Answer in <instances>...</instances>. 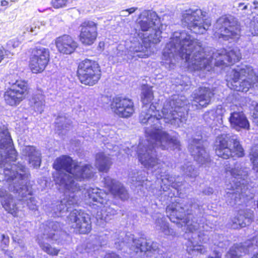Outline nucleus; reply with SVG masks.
<instances>
[{
  "label": "nucleus",
  "instance_id": "f257e3e1",
  "mask_svg": "<svg viewBox=\"0 0 258 258\" xmlns=\"http://www.w3.org/2000/svg\"><path fill=\"white\" fill-rule=\"evenodd\" d=\"M153 99L152 89L145 86L142 89L141 99L143 105L139 116L141 123L149 125L145 130L146 140H142L137 147L136 153L139 161L152 172L161 170L162 164L157 158L156 148L162 150L178 149L180 143L176 137L170 136L163 130L162 122L175 127L182 126L187 118V101L184 97L175 96L166 101L161 111L162 115L157 116L156 107L149 105ZM132 149L136 147H132Z\"/></svg>",
  "mask_w": 258,
  "mask_h": 258
},
{
  "label": "nucleus",
  "instance_id": "f03ea898",
  "mask_svg": "<svg viewBox=\"0 0 258 258\" xmlns=\"http://www.w3.org/2000/svg\"><path fill=\"white\" fill-rule=\"evenodd\" d=\"M179 58L184 60L190 71L209 72L215 66H226L240 60L238 47L221 49L214 51L204 48L201 42L185 31L174 32L163 50L162 64L166 69L174 68Z\"/></svg>",
  "mask_w": 258,
  "mask_h": 258
},
{
  "label": "nucleus",
  "instance_id": "7ed1b4c3",
  "mask_svg": "<svg viewBox=\"0 0 258 258\" xmlns=\"http://www.w3.org/2000/svg\"><path fill=\"white\" fill-rule=\"evenodd\" d=\"M17 152L14 148L11 137L8 130L0 127V173L3 172L7 184L0 188V202L9 213L16 215L20 203H26L32 211L37 210V201L30 196L24 183L25 166L16 165Z\"/></svg>",
  "mask_w": 258,
  "mask_h": 258
},
{
  "label": "nucleus",
  "instance_id": "20e7f679",
  "mask_svg": "<svg viewBox=\"0 0 258 258\" xmlns=\"http://www.w3.org/2000/svg\"><path fill=\"white\" fill-rule=\"evenodd\" d=\"M167 216L173 223H176L178 227H184L189 233H191V237L188 236V239L185 244L187 252L191 254L194 251H197L200 253H205L206 250L203 246L199 244L196 240L197 237L200 243H205L208 237L202 233L198 234L197 231L202 229L208 231L207 224H204L205 218L203 217L204 209L200 205L198 200L195 199L188 200L187 202H181L177 199L175 202H172L169 205L166 209Z\"/></svg>",
  "mask_w": 258,
  "mask_h": 258
},
{
  "label": "nucleus",
  "instance_id": "39448f33",
  "mask_svg": "<svg viewBox=\"0 0 258 258\" xmlns=\"http://www.w3.org/2000/svg\"><path fill=\"white\" fill-rule=\"evenodd\" d=\"M53 168L58 171L54 180L59 189L64 192V198L57 203L58 206L75 205L79 201L78 194L82 189L76 181H82L92 178L94 175L93 167L90 165H81L68 156L57 158L53 163ZM84 191H82L83 192Z\"/></svg>",
  "mask_w": 258,
  "mask_h": 258
},
{
  "label": "nucleus",
  "instance_id": "423d86ee",
  "mask_svg": "<svg viewBox=\"0 0 258 258\" xmlns=\"http://www.w3.org/2000/svg\"><path fill=\"white\" fill-rule=\"evenodd\" d=\"M137 24L142 31H150L151 33L147 38L143 39L144 45L138 42L130 47L127 53L129 59L147 57L149 55L151 43H158L161 41L163 25L155 12L144 10L139 16Z\"/></svg>",
  "mask_w": 258,
  "mask_h": 258
},
{
  "label": "nucleus",
  "instance_id": "0eeeda50",
  "mask_svg": "<svg viewBox=\"0 0 258 258\" xmlns=\"http://www.w3.org/2000/svg\"><path fill=\"white\" fill-rule=\"evenodd\" d=\"M104 235L107 240L114 241L115 247L118 249L123 248V246L130 247L140 256L146 255L150 258H162L161 251L158 248L157 242L147 241L143 238H135L130 233L126 234L124 239L122 241L123 232L118 233L112 231H106L101 236Z\"/></svg>",
  "mask_w": 258,
  "mask_h": 258
},
{
  "label": "nucleus",
  "instance_id": "6e6552de",
  "mask_svg": "<svg viewBox=\"0 0 258 258\" xmlns=\"http://www.w3.org/2000/svg\"><path fill=\"white\" fill-rule=\"evenodd\" d=\"M79 201L77 204L75 205H63V206H58L57 203L60 201H57L51 205V207H48L47 212L49 216L52 217H61L63 214L67 212L71 211L69 215L67 217V222L69 225L76 232L82 234H86L89 233L91 230V223L89 215L80 210L76 209L71 211L72 208L74 209L79 204L80 200V194H78ZM67 205H68L67 203Z\"/></svg>",
  "mask_w": 258,
  "mask_h": 258
},
{
  "label": "nucleus",
  "instance_id": "1a4fd4ad",
  "mask_svg": "<svg viewBox=\"0 0 258 258\" xmlns=\"http://www.w3.org/2000/svg\"><path fill=\"white\" fill-rule=\"evenodd\" d=\"M225 170L227 174L231 175V181H226L225 196L227 202L231 206L236 204L243 196L245 179L248 174V169L244 167L242 163L236 162L231 167L226 164Z\"/></svg>",
  "mask_w": 258,
  "mask_h": 258
},
{
  "label": "nucleus",
  "instance_id": "9d476101",
  "mask_svg": "<svg viewBox=\"0 0 258 258\" xmlns=\"http://www.w3.org/2000/svg\"><path fill=\"white\" fill-rule=\"evenodd\" d=\"M60 224L55 221H48L40 227L37 241L41 249L50 255H57L59 249L52 247L48 242L63 245L69 235L61 231Z\"/></svg>",
  "mask_w": 258,
  "mask_h": 258
},
{
  "label": "nucleus",
  "instance_id": "9b49d317",
  "mask_svg": "<svg viewBox=\"0 0 258 258\" xmlns=\"http://www.w3.org/2000/svg\"><path fill=\"white\" fill-rule=\"evenodd\" d=\"M226 80L231 90L246 92L258 82V70L250 66L237 67L228 72Z\"/></svg>",
  "mask_w": 258,
  "mask_h": 258
},
{
  "label": "nucleus",
  "instance_id": "f8f14e48",
  "mask_svg": "<svg viewBox=\"0 0 258 258\" xmlns=\"http://www.w3.org/2000/svg\"><path fill=\"white\" fill-rule=\"evenodd\" d=\"M216 155L223 159L244 156V150L238 138L232 134L223 133L218 135L215 142Z\"/></svg>",
  "mask_w": 258,
  "mask_h": 258
},
{
  "label": "nucleus",
  "instance_id": "ddd939ff",
  "mask_svg": "<svg viewBox=\"0 0 258 258\" xmlns=\"http://www.w3.org/2000/svg\"><path fill=\"white\" fill-rule=\"evenodd\" d=\"M85 195L93 202H97L101 209L97 212V220L107 222L111 217L116 214V210L113 207L115 205L111 204L109 200V194L98 187H89L85 190Z\"/></svg>",
  "mask_w": 258,
  "mask_h": 258
},
{
  "label": "nucleus",
  "instance_id": "4468645a",
  "mask_svg": "<svg viewBox=\"0 0 258 258\" xmlns=\"http://www.w3.org/2000/svg\"><path fill=\"white\" fill-rule=\"evenodd\" d=\"M197 7L190 8L181 13L182 24L196 34H203L209 28L211 22L204 19L205 14Z\"/></svg>",
  "mask_w": 258,
  "mask_h": 258
},
{
  "label": "nucleus",
  "instance_id": "2eb2a0df",
  "mask_svg": "<svg viewBox=\"0 0 258 258\" xmlns=\"http://www.w3.org/2000/svg\"><path fill=\"white\" fill-rule=\"evenodd\" d=\"M240 27L232 16H222L214 25V36L230 42L236 41L240 36Z\"/></svg>",
  "mask_w": 258,
  "mask_h": 258
},
{
  "label": "nucleus",
  "instance_id": "dca6fc26",
  "mask_svg": "<svg viewBox=\"0 0 258 258\" xmlns=\"http://www.w3.org/2000/svg\"><path fill=\"white\" fill-rule=\"evenodd\" d=\"M77 74L81 82L89 86L97 83L101 76L98 64L89 59H85L79 63Z\"/></svg>",
  "mask_w": 258,
  "mask_h": 258
},
{
  "label": "nucleus",
  "instance_id": "f3484780",
  "mask_svg": "<svg viewBox=\"0 0 258 258\" xmlns=\"http://www.w3.org/2000/svg\"><path fill=\"white\" fill-rule=\"evenodd\" d=\"M11 87L5 92L6 103L11 106L19 104L28 94V84L23 80H16L9 82Z\"/></svg>",
  "mask_w": 258,
  "mask_h": 258
},
{
  "label": "nucleus",
  "instance_id": "a211bd4d",
  "mask_svg": "<svg viewBox=\"0 0 258 258\" xmlns=\"http://www.w3.org/2000/svg\"><path fill=\"white\" fill-rule=\"evenodd\" d=\"M30 58L29 67L33 73H39L43 71L49 60V52L48 49L37 46L33 49Z\"/></svg>",
  "mask_w": 258,
  "mask_h": 258
},
{
  "label": "nucleus",
  "instance_id": "6ab92c4d",
  "mask_svg": "<svg viewBox=\"0 0 258 258\" xmlns=\"http://www.w3.org/2000/svg\"><path fill=\"white\" fill-rule=\"evenodd\" d=\"M110 107L114 114L122 118H128L135 112L134 102L132 99L126 97H114L111 102Z\"/></svg>",
  "mask_w": 258,
  "mask_h": 258
},
{
  "label": "nucleus",
  "instance_id": "aec40b11",
  "mask_svg": "<svg viewBox=\"0 0 258 258\" xmlns=\"http://www.w3.org/2000/svg\"><path fill=\"white\" fill-rule=\"evenodd\" d=\"M201 139V137L191 140L189 141L188 149L191 156L197 162L208 166L210 164L211 159L209 154L203 147Z\"/></svg>",
  "mask_w": 258,
  "mask_h": 258
},
{
  "label": "nucleus",
  "instance_id": "412c9836",
  "mask_svg": "<svg viewBox=\"0 0 258 258\" xmlns=\"http://www.w3.org/2000/svg\"><path fill=\"white\" fill-rule=\"evenodd\" d=\"M80 41L85 45L93 44L97 36V25L92 21H85L80 26Z\"/></svg>",
  "mask_w": 258,
  "mask_h": 258
},
{
  "label": "nucleus",
  "instance_id": "4be33fe9",
  "mask_svg": "<svg viewBox=\"0 0 258 258\" xmlns=\"http://www.w3.org/2000/svg\"><path fill=\"white\" fill-rule=\"evenodd\" d=\"M215 93L214 90L209 87H200L195 90L191 95L192 105L197 109L207 107L211 102V98Z\"/></svg>",
  "mask_w": 258,
  "mask_h": 258
},
{
  "label": "nucleus",
  "instance_id": "5701e85b",
  "mask_svg": "<svg viewBox=\"0 0 258 258\" xmlns=\"http://www.w3.org/2000/svg\"><path fill=\"white\" fill-rule=\"evenodd\" d=\"M230 116L229 121L231 126L236 130L240 129L248 130L249 123L245 114L243 113L241 107H238L237 105L230 106Z\"/></svg>",
  "mask_w": 258,
  "mask_h": 258
},
{
  "label": "nucleus",
  "instance_id": "b1692460",
  "mask_svg": "<svg viewBox=\"0 0 258 258\" xmlns=\"http://www.w3.org/2000/svg\"><path fill=\"white\" fill-rule=\"evenodd\" d=\"M257 237L248 240L244 244H234L226 254V258H239L243 254L252 252L258 247Z\"/></svg>",
  "mask_w": 258,
  "mask_h": 258
},
{
  "label": "nucleus",
  "instance_id": "393cba45",
  "mask_svg": "<svg viewBox=\"0 0 258 258\" xmlns=\"http://www.w3.org/2000/svg\"><path fill=\"white\" fill-rule=\"evenodd\" d=\"M104 186L115 197H117L121 200H126L128 198V193L121 183L107 176L104 177L103 181Z\"/></svg>",
  "mask_w": 258,
  "mask_h": 258
},
{
  "label": "nucleus",
  "instance_id": "a878e982",
  "mask_svg": "<svg viewBox=\"0 0 258 258\" xmlns=\"http://www.w3.org/2000/svg\"><path fill=\"white\" fill-rule=\"evenodd\" d=\"M57 50L62 53L70 54L74 52L78 44L72 37L68 35H63L57 37L55 41Z\"/></svg>",
  "mask_w": 258,
  "mask_h": 258
},
{
  "label": "nucleus",
  "instance_id": "bb28decb",
  "mask_svg": "<svg viewBox=\"0 0 258 258\" xmlns=\"http://www.w3.org/2000/svg\"><path fill=\"white\" fill-rule=\"evenodd\" d=\"M253 211L250 209L240 210L232 220V227L234 229L244 227L253 220Z\"/></svg>",
  "mask_w": 258,
  "mask_h": 258
},
{
  "label": "nucleus",
  "instance_id": "cd10ccee",
  "mask_svg": "<svg viewBox=\"0 0 258 258\" xmlns=\"http://www.w3.org/2000/svg\"><path fill=\"white\" fill-rule=\"evenodd\" d=\"M22 155L29 164L34 168H38L41 163L40 153L34 146H27L22 149Z\"/></svg>",
  "mask_w": 258,
  "mask_h": 258
},
{
  "label": "nucleus",
  "instance_id": "c85d7f7f",
  "mask_svg": "<svg viewBox=\"0 0 258 258\" xmlns=\"http://www.w3.org/2000/svg\"><path fill=\"white\" fill-rule=\"evenodd\" d=\"M153 218L155 220V228L157 230L166 235L173 234V229L169 227L168 224L165 221V218L163 215L157 213L153 216Z\"/></svg>",
  "mask_w": 258,
  "mask_h": 258
},
{
  "label": "nucleus",
  "instance_id": "c756f323",
  "mask_svg": "<svg viewBox=\"0 0 258 258\" xmlns=\"http://www.w3.org/2000/svg\"><path fill=\"white\" fill-rule=\"evenodd\" d=\"M95 164L100 171L107 172L112 164L111 158L109 154L99 153L96 156Z\"/></svg>",
  "mask_w": 258,
  "mask_h": 258
},
{
  "label": "nucleus",
  "instance_id": "7c9ffc66",
  "mask_svg": "<svg viewBox=\"0 0 258 258\" xmlns=\"http://www.w3.org/2000/svg\"><path fill=\"white\" fill-rule=\"evenodd\" d=\"M32 109L38 113H42L45 107L44 96L41 93L34 94L30 100Z\"/></svg>",
  "mask_w": 258,
  "mask_h": 258
},
{
  "label": "nucleus",
  "instance_id": "2f4dec72",
  "mask_svg": "<svg viewBox=\"0 0 258 258\" xmlns=\"http://www.w3.org/2000/svg\"><path fill=\"white\" fill-rule=\"evenodd\" d=\"M146 174L144 170H141L136 173H134V175L133 174H130L129 178L132 183L136 187L140 186L144 187L145 186L147 188V183H149L150 181H148L147 179Z\"/></svg>",
  "mask_w": 258,
  "mask_h": 258
},
{
  "label": "nucleus",
  "instance_id": "473e14b6",
  "mask_svg": "<svg viewBox=\"0 0 258 258\" xmlns=\"http://www.w3.org/2000/svg\"><path fill=\"white\" fill-rule=\"evenodd\" d=\"M181 171L183 174L187 177L191 179V181H194L198 176L199 173L195 167L190 162L184 163L180 167Z\"/></svg>",
  "mask_w": 258,
  "mask_h": 258
},
{
  "label": "nucleus",
  "instance_id": "72a5a7b5",
  "mask_svg": "<svg viewBox=\"0 0 258 258\" xmlns=\"http://www.w3.org/2000/svg\"><path fill=\"white\" fill-rule=\"evenodd\" d=\"M245 24L253 36H258V15L252 14L251 18L246 19Z\"/></svg>",
  "mask_w": 258,
  "mask_h": 258
},
{
  "label": "nucleus",
  "instance_id": "f704fd0d",
  "mask_svg": "<svg viewBox=\"0 0 258 258\" xmlns=\"http://www.w3.org/2000/svg\"><path fill=\"white\" fill-rule=\"evenodd\" d=\"M44 28V24L43 22L37 21L31 25L25 26L23 33L36 35L40 30H43Z\"/></svg>",
  "mask_w": 258,
  "mask_h": 258
},
{
  "label": "nucleus",
  "instance_id": "c9c22d12",
  "mask_svg": "<svg viewBox=\"0 0 258 258\" xmlns=\"http://www.w3.org/2000/svg\"><path fill=\"white\" fill-rule=\"evenodd\" d=\"M249 158L252 163V168L258 176V146L255 145L251 148Z\"/></svg>",
  "mask_w": 258,
  "mask_h": 258
},
{
  "label": "nucleus",
  "instance_id": "e433bc0d",
  "mask_svg": "<svg viewBox=\"0 0 258 258\" xmlns=\"http://www.w3.org/2000/svg\"><path fill=\"white\" fill-rule=\"evenodd\" d=\"M95 251L94 247H91V244L89 243H82L77 246L76 251L78 253L85 254L88 253V256H92L93 253Z\"/></svg>",
  "mask_w": 258,
  "mask_h": 258
},
{
  "label": "nucleus",
  "instance_id": "4c0bfd02",
  "mask_svg": "<svg viewBox=\"0 0 258 258\" xmlns=\"http://www.w3.org/2000/svg\"><path fill=\"white\" fill-rule=\"evenodd\" d=\"M162 182L165 185H167V186H171V187L175 188L178 191H181L182 183L179 182H177L174 177L168 176L167 177L162 178Z\"/></svg>",
  "mask_w": 258,
  "mask_h": 258
},
{
  "label": "nucleus",
  "instance_id": "58836bf2",
  "mask_svg": "<svg viewBox=\"0 0 258 258\" xmlns=\"http://www.w3.org/2000/svg\"><path fill=\"white\" fill-rule=\"evenodd\" d=\"M71 121L65 116H59L55 121L56 127L58 130H63L71 125Z\"/></svg>",
  "mask_w": 258,
  "mask_h": 258
},
{
  "label": "nucleus",
  "instance_id": "ea45409f",
  "mask_svg": "<svg viewBox=\"0 0 258 258\" xmlns=\"http://www.w3.org/2000/svg\"><path fill=\"white\" fill-rule=\"evenodd\" d=\"M214 112L212 110H211L206 112L203 116L205 121L210 125H217L218 123L216 121V115Z\"/></svg>",
  "mask_w": 258,
  "mask_h": 258
},
{
  "label": "nucleus",
  "instance_id": "a19ab883",
  "mask_svg": "<svg viewBox=\"0 0 258 258\" xmlns=\"http://www.w3.org/2000/svg\"><path fill=\"white\" fill-rule=\"evenodd\" d=\"M74 0H52L51 4L54 8L58 9L69 6Z\"/></svg>",
  "mask_w": 258,
  "mask_h": 258
},
{
  "label": "nucleus",
  "instance_id": "79ce46f5",
  "mask_svg": "<svg viewBox=\"0 0 258 258\" xmlns=\"http://www.w3.org/2000/svg\"><path fill=\"white\" fill-rule=\"evenodd\" d=\"M216 115V121L219 124H222L223 122L222 117L225 112V110L221 105H218L215 109H212Z\"/></svg>",
  "mask_w": 258,
  "mask_h": 258
},
{
  "label": "nucleus",
  "instance_id": "37998d69",
  "mask_svg": "<svg viewBox=\"0 0 258 258\" xmlns=\"http://www.w3.org/2000/svg\"><path fill=\"white\" fill-rule=\"evenodd\" d=\"M9 244V236L3 234H0V246L2 248V250H4L5 248L8 246Z\"/></svg>",
  "mask_w": 258,
  "mask_h": 258
},
{
  "label": "nucleus",
  "instance_id": "c03bdc74",
  "mask_svg": "<svg viewBox=\"0 0 258 258\" xmlns=\"http://www.w3.org/2000/svg\"><path fill=\"white\" fill-rule=\"evenodd\" d=\"M253 106L255 105L252 112V117L254 122L258 126V104L256 102H253Z\"/></svg>",
  "mask_w": 258,
  "mask_h": 258
},
{
  "label": "nucleus",
  "instance_id": "a18cd8bd",
  "mask_svg": "<svg viewBox=\"0 0 258 258\" xmlns=\"http://www.w3.org/2000/svg\"><path fill=\"white\" fill-rule=\"evenodd\" d=\"M181 79L180 82H176V83H178L179 85L184 87H188L190 85V81L189 80V78L187 76H182L180 77Z\"/></svg>",
  "mask_w": 258,
  "mask_h": 258
},
{
  "label": "nucleus",
  "instance_id": "49530a36",
  "mask_svg": "<svg viewBox=\"0 0 258 258\" xmlns=\"http://www.w3.org/2000/svg\"><path fill=\"white\" fill-rule=\"evenodd\" d=\"M13 240L17 242L19 245V246L23 250H25V243L23 239H18L17 237H14Z\"/></svg>",
  "mask_w": 258,
  "mask_h": 258
},
{
  "label": "nucleus",
  "instance_id": "de8ad7c7",
  "mask_svg": "<svg viewBox=\"0 0 258 258\" xmlns=\"http://www.w3.org/2000/svg\"><path fill=\"white\" fill-rule=\"evenodd\" d=\"M138 9V8L137 7H132L130 9L122 10L121 13H127V15H130L133 13H134Z\"/></svg>",
  "mask_w": 258,
  "mask_h": 258
},
{
  "label": "nucleus",
  "instance_id": "09e8293b",
  "mask_svg": "<svg viewBox=\"0 0 258 258\" xmlns=\"http://www.w3.org/2000/svg\"><path fill=\"white\" fill-rule=\"evenodd\" d=\"M104 258H121L119 255L116 254L115 253L112 252L106 254Z\"/></svg>",
  "mask_w": 258,
  "mask_h": 258
},
{
  "label": "nucleus",
  "instance_id": "8fccbe9b",
  "mask_svg": "<svg viewBox=\"0 0 258 258\" xmlns=\"http://www.w3.org/2000/svg\"><path fill=\"white\" fill-rule=\"evenodd\" d=\"M203 193L207 195H210L212 194L213 192V189L212 188L210 187H207L203 191Z\"/></svg>",
  "mask_w": 258,
  "mask_h": 258
},
{
  "label": "nucleus",
  "instance_id": "3c124183",
  "mask_svg": "<svg viewBox=\"0 0 258 258\" xmlns=\"http://www.w3.org/2000/svg\"><path fill=\"white\" fill-rule=\"evenodd\" d=\"M6 53L7 51L4 48H0V62L4 58Z\"/></svg>",
  "mask_w": 258,
  "mask_h": 258
},
{
  "label": "nucleus",
  "instance_id": "603ef678",
  "mask_svg": "<svg viewBox=\"0 0 258 258\" xmlns=\"http://www.w3.org/2000/svg\"><path fill=\"white\" fill-rule=\"evenodd\" d=\"M209 258H221V254L217 251H214L213 255L209 256Z\"/></svg>",
  "mask_w": 258,
  "mask_h": 258
},
{
  "label": "nucleus",
  "instance_id": "864d4df0",
  "mask_svg": "<svg viewBox=\"0 0 258 258\" xmlns=\"http://www.w3.org/2000/svg\"><path fill=\"white\" fill-rule=\"evenodd\" d=\"M4 251L5 254L9 256V257H13L14 254L13 252L12 251L9 250H3Z\"/></svg>",
  "mask_w": 258,
  "mask_h": 258
},
{
  "label": "nucleus",
  "instance_id": "5fc2aeb1",
  "mask_svg": "<svg viewBox=\"0 0 258 258\" xmlns=\"http://www.w3.org/2000/svg\"><path fill=\"white\" fill-rule=\"evenodd\" d=\"M243 4L242 3H240L239 4V6H238V8L241 10H246L248 8V6L247 5H245L243 7Z\"/></svg>",
  "mask_w": 258,
  "mask_h": 258
},
{
  "label": "nucleus",
  "instance_id": "6e6d98bb",
  "mask_svg": "<svg viewBox=\"0 0 258 258\" xmlns=\"http://www.w3.org/2000/svg\"><path fill=\"white\" fill-rule=\"evenodd\" d=\"M253 6H251L253 9H256L258 6V2L257 1H253Z\"/></svg>",
  "mask_w": 258,
  "mask_h": 258
},
{
  "label": "nucleus",
  "instance_id": "4d7b16f0",
  "mask_svg": "<svg viewBox=\"0 0 258 258\" xmlns=\"http://www.w3.org/2000/svg\"><path fill=\"white\" fill-rule=\"evenodd\" d=\"M14 41V43L12 44L13 47H16L17 46H18L19 44V43L18 41Z\"/></svg>",
  "mask_w": 258,
  "mask_h": 258
},
{
  "label": "nucleus",
  "instance_id": "13d9d810",
  "mask_svg": "<svg viewBox=\"0 0 258 258\" xmlns=\"http://www.w3.org/2000/svg\"><path fill=\"white\" fill-rule=\"evenodd\" d=\"M8 4V2L6 1H2L1 2V5L3 6H7Z\"/></svg>",
  "mask_w": 258,
  "mask_h": 258
},
{
  "label": "nucleus",
  "instance_id": "bf43d9fd",
  "mask_svg": "<svg viewBox=\"0 0 258 258\" xmlns=\"http://www.w3.org/2000/svg\"><path fill=\"white\" fill-rule=\"evenodd\" d=\"M124 151L125 153L126 154H127V155L131 154V156L133 155L132 154H131L130 152H129L130 149L128 148H127V150L124 149Z\"/></svg>",
  "mask_w": 258,
  "mask_h": 258
},
{
  "label": "nucleus",
  "instance_id": "052dcab7",
  "mask_svg": "<svg viewBox=\"0 0 258 258\" xmlns=\"http://www.w3.org/2000/svg\"><path fill=\"white\" fill-rule=\"evenodd\" d=\"M122 16L126 17L129 16V15H127V13H121Z\"/></svg>",
  "mask_w": 258,
  "mask_h": 258
},
{
  "label": "nucleus",
  "instance_id": "680f3d73",
  "mask_svg": "<svg viewBox=\"0 0 258 258\" xmlns=\"http://www.w3.org/2000/svg\"><path fill=\"white\" fill-rule=\"evenodd\" d=\"M251 258H258V252L256 254L254 255Z\"/></svg>",
  "mask_w": 258,
  "mask_h": 258
},
{
  "label": "nucleus",
  "instance_id": "e2e57ef3",
  "mask_svg": "<svg viewBox=\"0 0 258 258\" xmlns=\"http://www.w3.org/2000/svg\"><path fill=\"white\" fill-rule=\"evenodd\" d=\"M117 147H116V146H114V147H113V150H114V151H116V149H117Z\"/></svg>",
  "mask_w": 258,
  "mask_h": 258
},
{
  "label": "nucleus",
  "instance_id": "0e129e2a",
  "mask_svg": "<svg viewBox=\"0 0 258 258\" xmlns=\"http://www.w3.org/2000/svg\"><path fill=\"white\" fill-rule=\"evenodd\" d=\"M162 173V171H158L157 172V173H159V174H160V173Z\"/></svg>",
  "mask_w": 258,
  "mask_h": 258
},
{
  "label": "nucleus",
  "instance_id": "69168bd1",
  "mask_svg": "<svg viewBox=\"0 0 258 258\" xmlns=\"http://www.w3.org/2000/svg\"><path fill=\"white\" fill-rule=\"evenodd\" d=\"M211 218H212V216H209V217H208V218H209V220H210Z\"/></svg>",
  "mask_w": 258,
  "mask_h": 258
},
{
  "label": "nucleus",
  "instance_id": "338daca9",
  "mask_svg": "<svg viewBox=\"0 0 258 258\" xmlns=\"http://www.w3.org/2000/svg\"><path fill=\"white\" fill-rule=\"evenodd\" d=\"M213 226H214V225H211L209 227H210V228H213Z\"/></svg>",
  "mask_w": 258,
  "mask_h": 258
},
{
  "label": "nucleus",
  "instance_id": "774afa93",
  "mask_svg": "<svg viewBox=\"0 0 258 258\" xmlns=\"http://www.w3.org/2000/svg\"><path fill=\"white\" fill-rule=\"evenodd\" d=\"M13 42V41H10V44H12Z\"/></svg>",
  "mask_w": 258,
  "mask_h": 258
}]
</instances>
